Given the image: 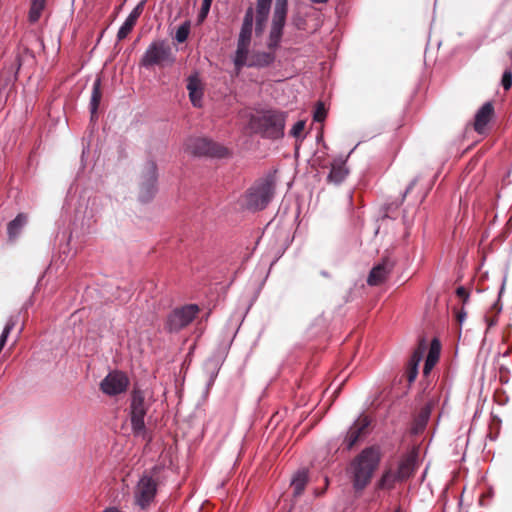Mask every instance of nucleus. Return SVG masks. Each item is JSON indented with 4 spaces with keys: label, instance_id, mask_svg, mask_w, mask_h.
I'll return each instance as SVG.
<instances>
[{
    "label": "nucleus",
    "instance_id": "nucleus-1",
    "mask_svg": "<svg viewBox=\"0 0 512 512\" xmlns=\"http://www.w3.org/2000/svg\"><path fill=\"white\" fill-rule=\"evenodd\" d=\"M288 13V0H275L272 22L267 40L270 51L251 53L247 67L264 68L275 61L274 51L280 46Z\"/></svg>",
    "mask_w": 512,
    "mask_h": 512
},
{
    "label": "nucleus",
    "instance_id": "nucleus-2",
    "mask_svg": "<svg viewBox=\"0 0 512 512\" xmlns=\"http://www.w3.org/2000/svg\"><path fill=\"white\" fill-rule=\"evenodd\" d=\"M381 461L378 447L371 446L363 449L349 464L347 473L355 492H362L371 482L372 477Z\"/></svg>",
    "mask_w": 512,
    "mask_h": 512
},
{
    "label": "nucleus",
    "instance_id": "nucleus-3",
    "mask_svg": "<svg viewBox=\"0 0 512 512\" xmlns=\"http://www.w3.org/2000/svg\"><path fill=\"white\" fill-rule=\"evenodd\" d=\"M275 183L271 178L256 181L244 195V205L251 211L263 210L272 200Z\"/></svg>",
    "mask_w": 512,
    "mask_h": 512
},
{
    "label": "nucleus",
    "instance_id": "nucleus-4",
    "mask_svg": "<svg viewBox=\"0 0 512 512\" xmlns=\"http://www.w3.org/2000/svg\"><path fill=\"white\" fill-rule=\"evenodd\" d=\"M285 113L269 110L252 120V125L264 137L278 139L284 135Z\"/></svg>",
    "mask_w": 512,
    "mask_h": 512
},
{
    "label": "nucleus",
    "instance_id": "nucleus-5",
    "mask_svg": "<svg viewBox=\"0 0 512 512\" xmlns=\"http://www.w3.org/2000/svg\"><path fill=\"white\" fill-rule=\"evenodd\" d=\"M175 61L170 45L165 40H155L149 44L141 58V65L145 68L154 66L164 67Z\"/></svg>",
    "mask_w": 512,
    "mask_h": 512
},
{
    "label": "nucleus",
    "instance_id": "nucleus-6",
    "mask_svg": "<svg viewBox=\"0 0 512 512\" xmlns=\"http://www.w3.org/2000/svg\"><path fill=\"white\" fill-rule=\"evenodd\" d=\"M148 408L149 404L145 400L143 391L133 390L130 403V421L133 434L137 437L145 438L146 436L147 429L144 419Z\"/></svg>",
    "mask_w": 512,
    "mask_h": 512
},
{
    "label": "nucleus",
    "instance_id": "nucleus-7",
    "mask_svg": "<svg viewBox=\"0 0 512 512\" xmlns=\"http://www.w3.org/2000/svg\"><path fill=\"white\" fill-rule=\"evenodd\" d=\"M157 489V480L149 474H143L133 491L135 504L141 509L148 508L156 497Z\"/></svg>",
    "mask_w": 512,
    "mask_h": 512
},
{
    "label": "nucleus",
    "instance_id": "nucleus-8",
    "mask_svg": "<svg viewBox=\"0 0 512 512\" xmlns=\"http://www.w3.org/2000/svg\"><path fill=\"white\" fill-rule=\"evenodd\" d=\"M199 311L200 309L196 304H187L174 309L167 318V329L170 332L180 331L195 319Z\"/></svg>",
    "mask_w": 512,
    "mask_h": 512
},
{
    "label": "nucleus",
    "instance_id": "nucleus-9",
    "mask_svg": "<svg viewBox=\"0 0 512 512\" xmlns=\"http://www.w3.org/2000/svg\"><path fill=\"white\" fill-rule=\"evenodd\" d=\"M157 166L154 161H147L142 169L140 179L139 199L142 202L150 201L157 191Z\"/></svg>",
    "mask_w": 512,
    "mask_h": 512
},
{
    "label": "nucleus",
    "instance_id": "nucleus-10",
    "mask_svg": "<svg viewBox=\"0 0 512 512\" xmlns=\"http://www.w3.org/2000/svg\"><path fill=\"white\" fill-rule=\"evenodd\" d=\"M187 149L195 156H210L223 158L228 155V150L224 146L205 138H196L190 140Z\"/></svg>",
    "mask_w": 512,
    "mask_h": 512
},
{
    "label": "nucleus",
    "instance_id": "nucleus-11",
    "mask_svg": "<svg viewBox=\"0 0 512 512\" xmlns=\"http://www.w3.org/2000/svg\"><path fill=\"white\" fill-rule=\"evenodd\" d=\"M127 376L119 371L110 372L101 382L103 393L114 396L124 392L128 386Z\"/></svg>",
    "mask_w": 512,
    "mask_h": 512
},
{
    "label": "nucleus",
    "instance_id": "nucleus-12",
    "mask_svg": "<svg viewBox=\"0 0 512 512\" xmlns=\"http://www.w3.org/2000/svg\"><path fill=\"white\" fill-rule=\"evenodd\" d=\"M370 425V420L367 416H360L353 425L349 428L345 437L344 443L347 449H351L359 440L361 435L366 431Z\"/></svg>",
    "mask_w": 512,
    "mask_h": 512
},
{
    "label": "nucleus",
    "instance_id": "nucleus-13",
    "mask_svg": "<svg viewBox=\"0 0 512 512\" xmlns=\"http://www.w3.org/2000/svg\"><path fill=\"white\" fill-rule=\"evenodd\" d=\"M417 462V455L414 452H410L398 461L394 469L398 474V477L402 479V481L407 480L414 473Z\"/></svg>",
    "mask_w": 512,
    "mask_h": 512
},
{
    "label": "nucleus",
    "instance_id": "nucleus-14",
    "mask_svg": "<svg viewBox=\"0 0 512 512\" xmlns=\"http://www.w3.org/2000/svg\"><path fill=\"white\" fill-rule=\"evenodd\" d=\"M392 267L393 264L388 259L383 260L381 263L372 268L368 275L367 283L370 286H377L382 284L391 272Z\"/></svg>",
    "mask_w": 512,
    "mask_h": 512
},
{
    "label": "nucleus",
    "instance_id": "nucleus-15",
    "mask_svg": "<svg viewBox=\"0 0 512 512\" xmlns=\"http://www.w3.org/2000/svg\"><path fill=\"white\" fill-rule=\"evenodd\" d=\"M349 174V170L346 167V159L339 157L333 160L330 167V172L327 176V181L329 183L338 185L342 183L347 175Z\"/></svg>",
    "mask_w": 512,
    "mask_h": 512
},
{
    "label": "nucleus",
    "instance_id": "nucleus-16",
    "mask_svg": "<svg viewBox=\"0 0 512 512\" xmlns=\"http://www.w3.org/2000/svg\"><path fill=\"white\" fill-rule=\"evenodd\" d=\"M494 113L493 105L490 102L483 104L477 111L474 120V129L479 134L485 132L488 123L490 122Z\"/></svg>",
    "mask_w": 512,
    "mask_h": 512
},
{
    "label": "nucleus",
    "instance_id": "nucleus-17",
    "mask_svg": "<svg viewBox=\"0 0 512 512\" xmlns=\"http://www.w3.org/2000/svg\"><path fill=\"white\" fill-rule=\"evenodd\" d=\"M250 46L251 43L249 42L237 41V47L232 58L237 73L247 66L250 61Z\"/></svg>",
    "mask_w": 512,
    "mask_h": 512
},
{
    "label": "nucleus",
    "instance_id": "nucleus-18",
    "mask_svg": "<svg viewBox=\"0 0 512 512\" xmlns=\"http://www.w3.org/2000/svg\"><path fill=\"white\" fill-rule=\"evenodd\" d=\"M272 0H257L256 1V9H255V31L257 34H261L264 30L265 24L267 22L270 10H271Z\"/></svg>",
    "mask_w": 512,
    "mask_h": 512
},
{
    "label": "nucleus",
    "instance_id": "nucleus-19",
    "mask_svg": "<svg viewBox=\"0 0 512 512\" xmlns=\"http://www.w3.org/2000/svg\"><path fill=\"white\" fill-rule=\"evenodd\" d=\"M187 90L189 98L194 107L200 108L203 99L202 83L197 75H191L187 79Z\"/></svg>",
    "mask_w": 512,
    "mask_h": 512
},
{
    "label": "nucleus",
    "instance_id": "nucleus-20",
    "mask_svg": "<svg viewBox=\"0 0 512 512\" xmlns=\"http://www.w3.org/2000/svg\"><path fill=\"white\" fill-rule=\"evenodd\" d=\"M253 21L254 9L252 7H249L245 12L237 41L251 43L253 33Z\"/></svg>",
    "mask_w": 512,
    "mask_h": 512
},
{
    "label": "nucleus",
    "instance_id": "nucleus-21",
    "mask_svg": "<svg viewBox=\"0 0 512 512\" xmlns=\"http://www.w3.org/2000/svg\"><path fill=\"white\" fill-rule=\"evenodd\" d=\"M440 350H441V344L438 339L434 338L431 341L428 355L425 359L424 368H423L424 375H426V376L429 375L431 370L434 368V366L438 362L439 356H440Z\"/></svg>",
    "mask_w": 512,
    "mask_h": 512
},
{
    "label": "nucleus",
    "instance_id": "nucleus-22",
    "mask_svg": "<svg viewBox=\"0 0 512 512\" xmlns=\"http://www.w3.org/2000/svg\"><path fill=\"white\" fill-rule=\"evenodd\" d=\"M400 482H403L402 479L398 477L394 466L391 465L383 472L377 486L382 490H391Z\"/></svg>",
    "mask_w": 512,
    "mask_h": 512
},
{
    "label": "nucleus",
    "instance_id": "nucleus-23",
    "mask_svg": "<svg viewBox=\"0 0 512 512\" xmlns=\"http://www.w3.org/2000/svg\"><path fill=\"white\" fill-rule=\"evenodd\" d=\"M27 224V216L23 213L18 214L7 225V234L11 241H14L21 233L24 226Z\"/></svg>",
    "mask_w": 512,
    "mask_h": 512
},
{
    "label": "nucleus",
    "instance_id": "nucleus-24",
    "mask_svg": "<svg viewBox=\"0 0 512 512\" xmlns=\"http://www.w3.org/2000/svg\"><path fill=\"white\" fill-rule=\"evenodd\" d=\"M307 482H308V471L306 469L298 470L294 474V476L291 480V486L294 490V492H293L294 496H299L302 494Z\"/></svg>",
    "mask_w": 512,
    "mask_h": 512
},
{
    "label": "nucleus",
    "instance_id": "nucleus-25",
    "mask_svg": "<svg viewBox=\"0 0 512 512\" xmlns=\"http://www.w3.org/2000/svg\"><path fill=\"white\" fill-rule=\"evenodd\" d=\"M101 97H102L101 80H100V78H97L93 82L92 94H91V100H90V111H91L92 116H94L98 110Z\"/></svg>",
    "mask_w": 512,
    "mask_h": 512
},
{
    "label": "nucleus",
    "instance_id": "nucleus-26",
    "mask_svg": "<svg viewBox=\"0 0 512 512\" xmlns=\"http://www.w3.org/2000/svg\"><path fill=\"white\" fill-rule=\"evenodd\" d=\"M45 7V0H33L29 10V21L35 23L39 20Z\"/></svg>",
    "mask_w": 512,
    "mask_h": 512
},
{
    "label": "nucleus",
    "instance_id": "nucleus-27",
    "mask_svg": "<svg viewBox=\"0 0 512 512\" xmlns=\"http://www.w3.org/2000/svg\"><path fill=\"white\" fill-rule=\"evenodd\" d=\"M189 33L190 23L186 21L177 28L174 38L178 43H183L187 40Z\"/></svg>",
    "mask_w": 512,
    "mask_h": 512
},
{
    "label": "nucleus",
    "instance_id": "nucleus-28",
    "mask_svg": "<svg viewBox=\"0 0 512 512\" xmlns=\"http://www.w3.org/2000/svg\"><path fill=\"white\" fill-rule=\"evenodd\" d=\"M135 24L136 23L133 20H131L127 17L126 20L124 21V23L122 24V26L118 30L117 39L119 41L125 39L129 35V33L132 31Z\"/></svg>",
    "mask_w": 512,
    "mask_h": 512
},
{
    "label": "nucleus",
    "instance_id": "nucleus-29",
    "mask_svg": "<svg viewBox=\"0 0 512 512\" xmlns=\"http://www.w3.org/2000/svg\"><path fill=\"white\" fill-rule=\"evenodd\" d=\"M425 350H426L425 344L423 342L420 343L419 347L413 352V354L409 360V364L418 366L420 361L422 360Z\"/></svg>",
    "mask_w": 512,
    "mask_h": 512
},
{
    "label": "nucleus",
    "instance_id": "nucleus-30",
    "mask_svg": "<svg viewBox=\"0 0 512 512\" xmlns=\"http://www.w3.org/2000/svg\"><path fill=\"white\" fill-rule=\"evenodd\" d=\"M326 117V110L322 102H318L314 111L313 118L317 122H321Z\"/></svg>",
    "mask_w": 512,
    "mask_h": 512
},
{
    "label": "nucleus",
    "instance_id": "nucleus-31",
    "mask_svg": "<svg viewBox=\"0 0 512 512\" xmlns=\"http://www.w3.org/2000/svg\"><path fill=\"white\" fill-rule=\"evenodd\" d=\"M143 9H144V2L142 1L136 5V7L130 12V14L127 17L136 23L138 18L140 17V15L143 12Z\"/></svg>",
    "mask_w": 512,
    "mask_h": 512
},
{
    "label": "nucleus",
    "instance_id": "nucleus-32",
    "mask_svg": "<svg viewBox=\"0 0 512 512\" xmlns=\"http://www.w3.org/2000/svg\"><path fill=\"white\" fill-rule=\"evenodd\" d=\"M501 84L505 90H509L512 86V72L510 70L504 71L501 79Z\"/></svg>",
    "mask_w": 512,
    "mask_h": 512
},
{
    "label": "nucleus",
    "instance_id": "nucleus-33",
    "mask_svg": "<svg viewBox=\"0 0 512 512\" xmlns=\"http://www.w3.org/2000/svg\"><path fill=\"white\" fill-rule=\"evenodd\" d=\"M304 128H305V122L304 121H297L293 125L290 133H291L292 136L297 138V137H299L302 134Z\"/></svg>",
    "mask_w": 512,
    "mask_h": 512
},
{
    "label": "nucleus",
    "instance_id": "nucleus-34",
    "mask_svg": "<svg viewBox=\"0 0 512 512\" xmlns=\"http://www.w3.org/2000/svg\"><path fill=\"white\" fill-rule=\"evenodd\" d=\"M417 374H418V366L417 365L408 364L407 380H408L409 383H412V382L415 381V379L417 377Z\"/></svg>",
    "mask_w": 512,
    "mask_h": 512
},
{
    "label": "nucleus",
    "instance_id": "nucleus-35",
    "mask_svg": "<svg viewBox=\"0 0 512 512\" xmlns=\"http://www.w3.org/2000/svg\"><path fill=\"white\" fill-rule=\"evenodd\" d=\"M213 0H203L201 7V16L205 17L210 10L211 3Z\"/></svg>",
    "mask_w": 512,
    "mask_h": 512
},
{
    "label": "nucleus",
    "instance_id": "nucleus-36",
    "mask_svg": "<svg viewBox=\"0 0 512 512\" xmlns=\"http://www.w3.org/2000/svg\"><path fill=\"white\" fill-rule=\"evenodd\" d=\"M456 293L458 296L460 297H466L468 299L469 295L468 293L466 292L465 288L464 287H458L457 290H456Z\"/></svg>",
    "mask_w": 512,
    "mask_h": 512
},
{
    "label": "nucleus",
    "instance_id": "nucleus-37",
    "mask_svg": "<svg viewBox=\"0 0 512 512\" xmlns=\"http://www.w3.org/2000/svg\"><path fill=\"white\" fill-rule=\"evenodd\" d=\"M416 184V179L412 180L411 183L408 185V187L405 190L404 196H406L407 193L410 192V190L413 188V186Z\"/></svg>",
    "mask_w": 512,
    "mask_h": 512
},
{
    "label": "nucleus",
    "instance_id": "nucleus-38",
    "mask_svg": "<svg viewBox=\"0 0 512 512\" xmlns=\"http://www.w3.org/2000/svg\"><path fill=\"white\" fill-rule=\"evenodd\" d=\"M465 317H466V314L464 312L458 313L457 318H458V321L460 324L463 323Z\"/></svg>",
    "mask_w": 512,
    "mask_h": 512
},
{
    "label": "nucleus",
    "instance_id": "nucleus-39",
    "mask_svg": "<svg viewBox=\"0 0 512 512\" xmlns=\"http://www.w3.org/2000/svg\"><path fill=\"white\" fill-rule=\"evenodd\" d=\"M486 321H487L488 328L492 327L496 323V320L494 318H487Z\"/></svg>",
    "mask_w": 512,
    "mask_h": 512
},
{
    "label": "nucleus",
    "instance_id": "nucleus-40",
    "mask_svg": "<svg viewBox=\"0 0 512 512\" xmlns=\"http://www.w3.org/2000/svg\"><path fill=\"white\" fill-rule=\"evenodd\" d=\"M313 3H325L328 0H311Z\"/></svg>",
    "mask_w": 512,
    "mask_h": 512
},
{
    "label": "nucleus",
    "instance_id": "nucleus-41",
    "mask_svg": "<svg viewBox=\"0 0 512 512\" xmlns=\"http://www.w3.org/2000/svg\"><path fill=\"white\" fill-rule=\"evenodd\" d=\"M426 421H427V416H425V417L423 418V421H422V424H421V425H422V427L425 425Z\"/></svg>",
    "mask_w": 512,
    "mask_h": 512
},
{
    "label": "nucleus",
    "instance_id": "nucleus-42",
    "mask_svg": "<svg viewBox=\"0 0 512 512\" xmlns=\"http://www.w3.org/2000/svg\"><path fill=\"white\" fill-rule=\"evenodd\" d=\"M22 331H23V326H21V328L19 329L18 336L22 333Z\"/></svg>",
    "mask_w": 512,
    "mask_h": 512
}]
</instances>
